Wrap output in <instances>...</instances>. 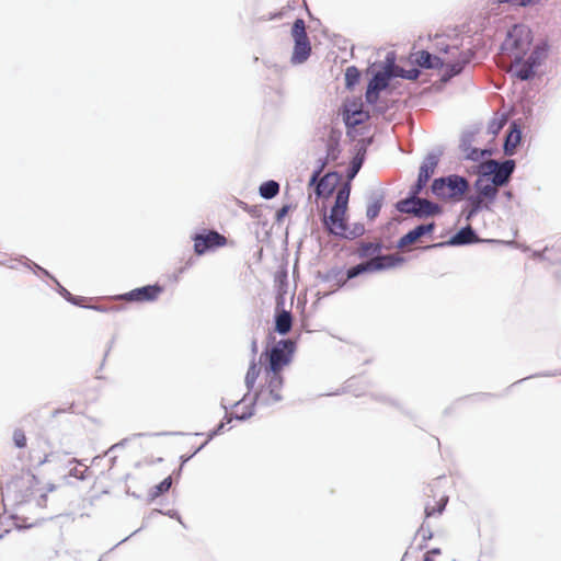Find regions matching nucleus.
I'll use <instances>...</instances> for the list:
<instances>
[{
    "mask_svg": "<svg viewBox=\"0 0 561 561\" xmlns=\"http://www.w3.org/2000/svg\"><path fill=\"white\" fill-rule=\"evenodd\" d=\"M533 37L528 26L515 24L507 33L502 44V53L507 56L511 62L520 64L527 56Z\"/></svg>",
    "mask_w": 561,
    "mask_h": 561,
    "instance_id": "obj_1",
    "label": "nucleus"
},
{
    "mask_svg": "<svg viewBox=\"0 0 561 561\" xmlns=\"http://www.w3.org/2000/svg\"><path fill=\"white\" fill-rule=\"evenodd\" d=\"M350 185L345 184L339 192L335 198V203L330 211L329 216H324V225L330 232L336 236H343L346 226L344 222V215L347 209V203L350 197Z\"/></svg>",
    "mask_w": 561,
    "mask_h": 561,
    "instance_id": "obj_2",
    "label": "nucleus"
},
{
    "mask_svg": "<svg viewBox=\"0 0 561 561\" xmlns=\"http://www.w3.org/2000/svg\"><path fill=\"white\" fill-rule=\"evenodd\" d=\"M515 170V161L512 159L499 162L496 160H488L479 165V173L485 176L495 185L504 186L508 183Z\"/></svg>",
    "mask_w": 561,
    "mask_h": 561,
    "instance_id": "obj_3",
    "label": "nucleus"
},
{
    "mask_svg": "<svg viewBox=\"0 0 561 561\" xmlns=\"http://www.w3.org/2000/svg\"><path fill=\"white\" fill-rule=\"evenodd\" d=\"M283 377L280 373L265 370V385L254 394L253 400L271 405L279 402L282 397Z\"/></svg>",
    "mask_w": 561,
    "mask_h": 561,
    "instance_id": "obj_4",
    "label": "nucleus"
},
{
    "mask_svg": "<svg viewBox=\"0 0 561 561\" xmlns=\"http://www.w3.org/2000/svg\"><path fill=\"white\" fill-rule=\"evenodd\" d=\"M396 64L393 59L387 58V65L382 71L376 72L368 83L365 99L369 104H375L379 99L380 91L385 90L389 85V81L397 77Z\"/></svg>",
    "mask_w": 561,
    "mask_h": 561,
    "instance_id": "obj_5",
    "label": "nucleus"
},
{
    "mask_svg": "<svg viewBox=\"0 0 561 561\" xmlns=\"http://www.w3.org/2000/svg\"><path fill=\"white\" fill-rule=\"evenodd\" d=\"M291 36L294 38V51L291 62L295 65L305 62L311 53L310 42L306 33V24L302 19H297L291 27Z\"/></svg>",
    "mask_w": 561,
    "mask_h": 561,
    "instance_id": "obj_6",
    "label": "nucleus"
},
{
    "mask_svg": "<svg viewBox=\"0 0 561 561\" xmlns=\"http://www.w3.org/2000/svg\"><path fill=\"white\" fill-rule=\"evenodd\" d=\"M294 352L295 343L291 340L279 341L267 353L268 365L265 370L280 373L290 363Z\"/></svg>",
    "mask_w": 561,
    "mask_h": 561,
    "instance_id": "obj_7",
    "label": "nucleus"
},
{
    "mask_svg": "<svg viewBox=\"0 0 561 561\" xmlns=\"http://www.w3.org/2000/svg\"><path fill=\"white\" fill-rule=\"evenodd\" d=\"M402 259L393 256V255H380L374 259H370L366 262H362L355 266H352L347 270L346 275L347 279L355 278L367 272H376L386 268L394 267L398 263H401Z\"/></svg>",
    "mask_w": 561,
    "mask_h": 561,
    "instance_id": "obj_8",
    "label": "nucleus"
},
{
    "mask_svg": "<svg viewBox=\"0 0 561 561\" xmlns=\"http://www.w3.org/2000/svg\"><path fill=\"white\" fill-rule=\"evenodd\" d=\"M194 241V252L197 255H204L205 253L213 251L217 248L224 247L227 243L225 236L220 234L215 230L204 229L202 232L195 233L192 237Z\"/></svg>",
    "mask_w": 561,
    "mask_h": 561,
    "instance_id": "obj_9",
    "label": "nucleus"
},
{
    "mask_svg": "<svg viewBox=\"0 0 561 561\" xmlns=\"http://www.w3.org/2000/svg\"><path fill=\"white\" fill-rule=\"evenodd\" d=\"M438 164V157L435 153H430L423 160L416 183L411 187L413 195H420L423 188L426 186L428 180L434 174L435 169Z\"/></svg>",
    "mask_w": 561,
    "mask_h": 561,
    "instance_id": "obj_10",
    "label": "nucleus"
},
{
    "mask_svg": "<svg viewBox=\"0 0 561 561\" xmlns=\"http://www.w3.org/2000/svg\"><path fill=\"white\" fill-rule=\"evenodd\" d=\"M540 51L536 49L526 56L520 64L511 62L512 66L517 67L515 75L520 80H529L535 75V68L539 65Z\"/></svg>",
    "mask_w": 561,
    "mask_h": 561,
    "instance_id": "obj_11",
    "label": "nucleus"
},
{
    "mask_svg": "<svg viewBox=\"0 0 561 561\" xmlns=\"http://www.w3.org/2000/svg\"><path fill=\"white\" fill-rule=\"evenodd\" d=\"M477 240L478 238L474 230L470 226H467L456 232L448 241L433 244L431 248H440L445 245H465L473 243Z\"/></svg>",
    "mask_w": 561,
    "mask_h": 561,
    "instance_id": "obj_12",
    "label": "nucleus"
},
{
    "mask_svg": "<svg viewBox=\"0 0 561 561\" xmlns=\"http://www.w3.org/2000/svg\"><path fill=\"white\" fill-rule=\"evenodd\" d=\"M161 290V287L157 285H148L133 289L129 293L123 295L122 298L126 300L152 301L158 297Z\"/></svg>",
    "mask_w": 561,
    "mask_h": 561,
    "instance_id": "obj_13",
    "label": "nucleus"
},
{
    "mask_svg": "<svg viewBox=\"0 0 561 561\" xmlns=\"http://www.w3.org/2000/svg\"><path fill=\"white\" fill-rule=\"evenodd\" d=\"M434 228V222L416 226L414 229L410 230L408 233L400 238L398 241V248H404L416 242L424 234L432 232Z\"/></svg>",
    "mask_w": 561,
    "mask_h": 561,
    "instance_id": "obj_14",
    "label": "nucleus"
},
{
    "mask_svg": "<svg viewBox=\"0 0 561 561\" xmlns=\"http://www.w3.org/2000/svg\"><path fill=\"white\" fill-rule=\"evenodd\" d=\"M448 187V198L462 196L469 188L468 181L459 175L446 176Z\"/></svg>",
    "mask_w": 561,
    "mask_h": 561,
    "instance_id": "obj_15",
    "label": "nucleus"
},
{
    "mask_svg": "<svg viewBox=\"0 0 561 561\" xmlns=\"http://www.w3.org/2000/svg\"><path fill=\"white\" fill-rule=\"evenodd\" d=\"M415 61L420 67L425 69H439L445 65V59L432 55L426 50L419 51Z\"/></svg>",
    "mask_w": 561,
    "mask_h": 561,
    "instance_id": "obj_16",
    "label": "nucleus"
},
{
    "mask_svg": "<svg viewBox=\"0 0 561 561\" xmlns=\"http://www.w3.org/2000/svg\"><path fill=\"white\" fill-rule=\"evenodd\" d=\"M440 213V207L425 198L415 196V208L413 215L416 217L432 216Z\"/></svg>",
    "mask_w": 561,
    "mask_h": 561,
    "instance_id": "obj_17",
    "label": "nucleus"
},
{
    "mask_svg": "<svg viewBox=\"0 0 561 561\" xmlns=\"http://www.w3.org/2000/svg\"><path fill=\"white\" fill-rule=\"evenodd\" d=\"M468 61H469V56L467 53H461L459 58L454 62L445 60L444 67L446 68V71L444 73L443 79L448 80V79L453 78L454 76L460 73L461 70L463 69V66Z\"/></svg>",
    "mask_w": 561,
    "mask_h": 561,
    "instance_id": "obj_18",
    "label": "nucleus"
},
{
    "mask_svg": "<svg viewBox=\"0 0 561 561\" xmlns=\"http://www.w3.org/2000/svg\"><path fill=\"white\" fill-rule=\"evenodd\" d=\"M522 140V131L520 129L513 124L508 135L504 141V152L507 156H512L515 152L516 147L520 144Z\"/></svg>",
    "mask_w": 561,
    "mask_h": 561,
    "instance_id": "obj_19",
    "label": "nucleus"
},
{
    "mask_svg": "<svg viewBox=\"0 0 561 561\" xmlns=\"http://www.w3.org/2000/svg\"><path fill=\"white\" fill-rule=\"evenodd\" d=\"M293 325V318L289 311L282 310L275 317V330L277 333L287 334Z\"/></svg>",
    "mask_w": 561,
    "mask_h": 561,
    "instance_id": "obj_20",
    "label": "nucleus"
},
{
    "mask_svg": "<svg viewBox=\"0 0 561 561\" xmlns=\"http://www.w3.org/2000/svg\"><path fill=\"white\" fill-rule=\"evenodd\" d=\"M319 175L320 170L314 171L310 178L309 184H316L314 193L317 196H324L330 194L332 192V187L328 183V176H324L318 181Z\"/></svg>",
    "mask_w": 561,
    "mask_h": 561,
    "instance_id": "obj_21",
    "label": "nucleus"
},
{
    "mask_svg": "<svg viewBox=\"0 0 561 561\" xmlns=\"http://www.w3.org/2000/svg\"><path fill=\"white\" fill-rule=\"evenodd\" d=\"M476 186L479 191V196L482 199L488 198L490 201H493L496 197L497 188L501 187L500 185H495L491 181L489 183L483 184V180L479 179L476 182Z\"/></svg>",
    "mask_w": 561,
    "mask_h": 561,
    "instance_id": "obj_22",
    "label": "nucleus"
},
{
    "mask_svg": "<svg viewBox=\"0 0 561 561\" xmlns=\"http://www.w3.org/2000/svg\"><path fill=\"white\" fill-rule=\"evenodd\" d=\"M279 192V184L274 181L270 180L260 185L259 193L260 196L264 199H271L275 197Z\"/></svg>",
    "mask_w": 561,
    "mask_h": 561,
    "instance_id": "obj_23",
    "label": "nucleus"
},
{
    "mask_svg": "<svg viewBox=\"0 0 561 561\" xmlns=\"http://www.w3.org/2000/svg\"><path fill=\"white\" fill-rule=\"evenodd\" d=\"M260 370H261L260 365L257 363H255V360L253 359L250 363V366L248 368L245 379H244L248 391H251L254 388L257 377L260 375Z\"/></svg>",
    "mask_w": 561,
    "mask_h": 561,
    "instance_id": "obj_24",
    "label": "nucleus"
},
{
    "mask_svg": "<svg viewBox=\"0 0 561 561\" xmlns=\"http://www.w3.org/2000/svg\"><path fill=\"white\" fill-rule=\"evenodd\" d=\"M431 191L437 197L448 198V187H447L446 176L435 179L431 185Z\"/></svg>",
    "mask_w": 561,
    "mask_h": 561,
    "instance_id": "obj_25",
    "label": "nucleus"
},
{
    "mask_svg": "<svg viewBox=\"0 0 561 561\" xmlns=\"http://www.w3.org/2000/svg\"><path fill=\"white\" fill-rule=\"evenodd\" d=\"M415 196L416 195H413L412 191H410L409 196L407 198L401 199L397 203V209L400 213L413 215L415 208Z\"/></svg>",
    "mask_w": 561,
    "mask_h": 561,
    "instance_id": "obj_26",
    "label": "nucleus"
},
{
    "mask_svg": "<svg viewBox=\"0 0 561 561\" xmlns=\"http://www.w3.org/2000/svg\"><path fill=\"white\" fill-rule=\"evenodd\" d=\"M359 71L356 67H348L345 71V85L352 89L359 80Z\"/></svg>",
    "mask_w": 561,
    "mask_h": 561,
    "instance_id": "obj_27",
    "label": "nucleus"
},
{
    "mask_svg": "<svg viewBox=\"0 0 561 561\" xmlns=\"http://www.w3.org/2000/svg\"><path fill=\"white\" fill-rule=\"evenodd\" d=\"M474 141V134L471 131L465 133L461 136L459 148L463 156L471 149Z\"/></svg>",
    "mask_w": 561,
    "mask_h": 561,
    "instance_id": "obj_28",
    "label": "nucleus"
},
{
    "mask_svg": "<svg viewBox=\"0 0 561 561\" xmlns=\"http://www.w3.org/2000/svg\"><path fill=\"white\" fill-rule=\"evenodd\" d=\"M491 154L490 150L486 149H478V148H471L466 154L465 158L471 161H480L485 156Z\"/></svg>",
    "mask_w": 561,
    "mask_h": 561,
    "instance_id": "obj_29",
    "label": "nucleus"
},
{
    "mask_svg": "<svg viewBox=\"0 0 561 561\" xmlns=\"http://www.w3.org/2000/svg\"><path fill=\"white\" fill-rule=\"evenodd\" d=\"M381 209V198L377 197L371 201L367 206L366 215L369 219H375Z\"/></svg>",
    "mask_w": 561,
    "mask_h": 561,
    "instance_id": "obj_30",
    "label": "nucleus"
},
{
    "mask_svg": "<svg viewBox=\"0 0 561 561\" xmlns=\"http://www.w3.org/2000/svg\"><path fill=\"white\" fill-rule=\"evenodd\" d=\"M172 485V479L170 477L165 478L163 481H161L156 488L152 493L153 497L159 496L160 494L167 492L170 490Z\"/></svg>",
    "mask_w": 561,
    "mask_h": 561,
    "instance_id": "obj_31",
    "label": "nucleus"
},
{
    "mask_svg": "<svg viewBox=\"0 0 561 561\" xmlns=\"http://www.w3.org/2000/svg\"><path fill=\"white\" fill-rule=\"evenodd\" d=\"M362 164H363V158L362 157H356L352 161V165H351V168L348 170V173H347L348 180H353L356 176V174L358 173V171L362 168Z\"/></svg>",
    "mask_w": 561,
    "mask_h": 561,
    "instance_id": "obj_32",
    "label": "nucleus"
},
{
    "mask_svg": "<svg viewBox=\"0 0 561 561\" xmlns=\"http://www.w3.org/2000/svg\"><path fill=\"white\" fill-rule=\"evenodd\" d=\"M482 203L483 201L481 197H476L471 199V208L467 214V219L472 218L474 215L479 213V210L482 208Z\"/></svg>",
    "mask_w": 561,
    "mask_h": 561,
    "instance_id": "obj_33",
    "label": "nucleus"
},
{
    "mask_svg": "<svg viewBox=\"0 0 561 561\" xmlns=\"http://www.w3.org/2000/svg\"><path fill=\"white\" fill-rule=\"evenodd\" d=\"M499 4L511 3L519 7H528L538 3L540 0H495Z\"/></svg>",
    "mask_w": 561,
    "mask_h": 561,
    "instance_id": "obj_34",
    "label": "nucleus"
},
{
    "mask_svg": "<svg viewBox=\"0 0 561 561\" xmlns=\"http://www.w3.org/2000/svg\"><path fill=\"white\" fill-rule=\"evenodd\" d=\"M13 440L16 447L23 448L26 445V437L22 431H15L13 434Z\"/></svg>",
    "mask_w": 561,
    "mask_h": 561,
    "instance_id": "obj_35",
    "label": "nucleus"
},
{
    "mask_svg": "<svg viewBox=\"0 0 561 561\" xmlns=\"http://www.w3.org/2000/svg\"><path fill=\"white\" fill-rule=\"evenodd\" d=\"M420 75V71L417 69H410L402 71V73H397V77H401L409 80H415Z\"/></svg>",
    "mask_w": 561,
    "mask_h": 561,
    "instance_id": "obj_36",
    "label": "nucleus"
},
{
    "mask_svg": "<svg viewBox=\"0 0 561 561\" xmlns=\"http://www.w3.org/2000/svg\"><path fill=\"white\" fill-rule=\"evenodd\" d=\"M447 503V499H443L442 500V503L438 505L437 510H435L434 507H430V506H426L425 507V514L427 517L432 516L435 512L437 513H442L445 508V505Z\"/></svg>",
    "mask_w": 561,
    "mask_h": 561,
    "instance_id": "obj_37",
    "label": "nucleus"
},
{
    "mask_svg": "<svg viewBox=\"0 0 561 561\" xmlns=\"http://www.w3.org/2000/svg\"><path fill=\"white\" fill-rule=\"evenodd\" d=\"M289 210V206L288 205H284L282 208H279L276 213V219L277 220H280L282 218H284L287 213Z\"/></svg>",
    "mask_w": 561,
    "mask_h": 561,
    "instance_id": "obj_38",
    "label": "nucleus"
},
{
    "mask_svg": "<svg viewBox=\"0 0 561 561\" xmlns=\"http://www.w3.org/2000/svg\"><path fill=\"white\" fill-rule=\"evenodd\" d=\"M225 424L220 423L216 430L209 433L208 440L211 439L215 435L219 434L224 430Z\"/></svg>",
    "mask_w": 561,
    "mask_h": 561,
    "instance_id": "obj_39",
    "label": "nucleus"
},
{
    "mask_svg": "<svg viewBox=\"0 0 561 561\" xmlns=\"http://www.w3.org/2000/svg\"><path fill=\"white\" fill-rule=\"evenodd\" d=\"M373 248H374V245L371 243L366 244L365 247H363V255H366V254L370 253Z\"/></svg>",
    "mask_w": 561,
    "mask_h": 561,
    "instance_id": "obj_40",
    "label": "nucleus"
},
{
    "mask_svg": "<svg viewBox=\"0 0 561 561\" xmlns=\"http://www.w3.org/2000/svg\"><path fill=\"white\" fill-rule=\"evenodd\" d=\"M442 50H444V53L446 54H454L455 51H457V47H448L446 46L445 48H440Z\"/></svg>",
    "mask_w": 561,
    "mask_h": 561,
    "instance_id": "obj_41",
    "label": "nucleus"
},
{
    "mask_svg": "<svg viewBox=\"0 0 561 561\" xmlns=\"http://www.w3.org/2000/svg\"><path fill=\"white\" fill-rule=\"evenodd\" d=\"M208 443V440H206L201 447H198L195 453L192 455V456H188V457H183V462L187 461L188 459H191L196 453H198L206 444Z\"/></svg>",
    "mask_w": 561,
    "mask_h": 561,
    "instance_id": "obj_42",
    "label": "nucleus"
},
{
    "mask_svg": "<svg viewBox=\"0 0 561 561\" xmlns=\"http://www.w3.org/2000/svg\"><path fill=\"white\" fill-rule=\"evenodd\" d=\"M252 415H253V412H252V410H250L249 412L243 413L241 416H237V419L247 420V419L251 417Z\"/></svg>",
    "mask_w": 561,
    "mask_h": 561,
    "instance_id": "obj_43",
    "label": "nucleus"
},
{
    "mask_svg": "<svg viewBox=\"0 0 561 561\" xmlns=\"http://www.w3.org/2000/svg\"><path fill=\"white\" fill-rule=\"evenodd\" d=\"M62 295L68 299V300H71V295L68 290H66L65 288H62Z\"/></svg>",
    "mask_w": 561,
    "mask_h": 561,
    "instance_id": "obj_44",
    "label": "nucleus"
},
{
    "mask_svg": "<svg viewBox=\"0 0 561 561\" xmlns=\"http://www.w3.org/2000/svg\"><path fill=\"white\" fill-rule=\"evenodd\" d=\"M256 350H257L256 341H255V340H253V341H252V352H253V354H255V353H256Z\"/></svg>",
    "mask_w": 561,
    "mask_h": 561,
    "instance_id": "obj_45",
    "label": "nucleus"
},
{
    "mask_svg": "<svg viewBox=\"0 0 561 561\" xmlns=\"http://www.w3.org/2000/svg\"><path fill=\"white\" fill-rule=\"evenodd\" d=\"M431 553L433 554H439L440 553V550L438 548H434L431 550Z\"/></svg>",
    "mask_w": 561,
    "mask_h": 561,
    "instance_id": "obj_46",
    "label": "nucleus"
},
{
    "mask_svg": "<svg viewBox=\"0 0 561 561\" xmlns=\"http://www.w3.org/2000/svg\"><path fill=\"white\" fill-rule=\"evenodd\" d=\"M402 71H405V70L396 66V70H394L396 73H402Z\"/></svg>",
    "mask_w": 561,
    "mask_h": 561,
    "instance_id": "obj_47",
    "label": "nucleus"
},
{
    "mask_svg": "<svg viewBox=\"0 0 561 561\" xmlns=\"http://www.w3.org/2000/svg\"><path fill=\"white\" fill-rule=\"evenodd\" d=\"M35 266H36L37 268H39L41 271H43V272H44V274L48 275V272H47V271L43 270L42 267H39V266H37V265H35Z\"/></svg>",
    "mask_w": 561,
    "mask_h": 561,
    "instance_id": "obj_48",
    "label": "nucleus"
},
{
    "mask_svg": "<svg viewBox=\"0 0 561 561\" xmlns=\"http://www.w3.org/2000/svg\"><path fill=\"white\" fill-rule=\"evenodd\" d=\"M424 561H434V560L431 559L428 556H425Z\"/></svg>",
    "mask_w": 561,
    "mask_h": 561,
    "instance_id": "obj_49",
    "label": "nucleus"
},
{
    "mask_svg": "<svg viewBox=\"0 0 561 561\" xmlns=\"http://www.w3.org/2000/svg\"><path fill=\"white\" fill-rule=\"evenodd\" d=\"M506 196H507V197H511V196H512L511 192H507V193H506Z\"/></svg>",
    "mask_w": 561,
    "mask_h": 561,
    "instance_id": "obj_50",
    "label": "nucleus"
}]
</instances>
